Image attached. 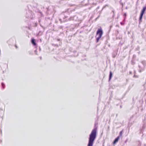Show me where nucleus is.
<instances>
[{
    "instance_id": "1",
    "label": "nucleus",
    "mask_w": 146,
    "mask_h": 146,
    "mask_svg": "<svg viewBox=\"0 0 146 146\" xmlns=\"http://www.w3.org/2000/svg\"><path fill=\"white\" fill-rule=\"evenodd\" d=\"M96 129L95 128L92 131L90 135L88 146H93L94 141L96 137Z\"/></svg>"
},
{
    "instance_id": "2",
    "label": "nucleus",
    "mask_w": 146,
    "mask_h": 146,
    "mask_svg": "<svg viewBox=\"0 0 146 146\" xmlns=\"http://www.w3.org/2000/svg\"><path fill=\"white\" fill-rule=\"evenodd\" d=\"M102 34L103 32L101 29H99L98 30L96 35L97 42H98L99 40L101 38Z\"/></svg>"
},
{
    "instance_id": "3",
    "label": "nucleus",
    "mask_w": 146,
    "mask_h": 146,
    "mask_svg": "<svg viewBox=\"0 0 146 146\" xmlns=\"http://www.w3.org/2000/svg\"><path fill=\"white\" fill-rule=\"evenodd\" d=\"M146 10V7H145L143 8V9L142 10V11H141V14L140 17V20H141L142 19V17L144 14V13L145 11Z\"/></svg>"
},
{
    "instance_id": "4",
    "label": "nucleus",
    "mask_w": 146,
    "mask_h": 146,
    "mask_svg": "<svg viewBox=\"0 0 146 146\" xmlns=\"http://www.w3.org/2000/svg\"><path fill=\"white\" fill-rule=\"evenodd\" d=\"M119 139V136L117 138H116L113 142L114 144H115L116 142H117L118 141Z\"/></svg>"
},
{
    "instance_id": "5",
    "label": "nucleus",
    "mask_w": 146,
    "mask_h": 146,
    "mask_svg": "<svg viewBox=\"0 0 146 146\" xmlns=\"http://www.w3.org/2000/svg\"><path fill=\"white\" fill-rule=\"evenodd\" d=\"M35 40L34 38H32L31 40V42L34 45H36V44L35 42Z\"/></svg>"
},
{
    "instance_id": "6",
    "label": "nucleus",
    "mask_w": 146,
    "mask_h": 146,
    "mask_svg": "<svg viewBox=\"0 0 146 146\" xmlns=\"http://www.w3.org/2000/svg\"><path fill=\"white\" fill-rule=\"evenodd\" d=\"M111 76H112V73L111 72H110V76H109V80H110L111 79Z\"/></svg>"
},
{
    "instance_id": "7",
    "label": "nucleus",
    "mask_w": 146,
    "mask_h": 146,
    "mask_svg": "<svg viewBox=\"0 0 146 146\" xmlns=\"http://www.w3.org/2000/svg\"><path fill=\"white\" fill-rule=\"evenodd\" d=\"M2 86L3 87V89H4L5 87V85L3 83H2Z\"/></svg>"
},
{
    "instance_id": "8",
    "label": "nucleus",
    "mask_w": 146,
    "mask_h": 146,
    "mask_svg": "<svg viewBox=\"0 0 146 146\" xmlns=\"http://www.w3.org/2000/svg\"><path fill=\"white\" fill-rule=\"evenodd\" d=\"M121 24L122 25H123L124 24L123 23H122V22L121 23Z\"/></svg>"
},
{
    "instance_id": "9",
    "label": "nucleus",
    "mask_w": 146,
    "mask_h": 146,
    "mask_svg": "<svg viewBox=\"0 0 146 146\" xmlns=\"http://www.w3.org/2000/svg\"><path fill=\"white\" fill-rule=\"evenodd\" d=\"M124 15L125 16H126V14L125 13Z\"/></svg>"
},
{
    "instance_id": "10",
    "label": "nucleus",
    "mask_w": 146,
    "mask_h": 146,
    "mask_svg": "<svg viewBox=\"0 0 146 146\" xmlns=\"http://www.w3.org/2000/svg\"><path fill=\"white\" fill-rule=\"evenodd\" d=\"M122 131H121L120 132V134H121Z\"/></svg>"
},
{
    "instance_id": "11",
    "label": "nucleus",
    "mask_w": 146,
    "mask_h": 146,
    "mask_svg": "<svg viewBox=\"0 0 146 146\" xmlns=\"http://www.w3.org/2000/svg\"><path fill=\"white\" fill-rule=\"evenodd\" d=\"M70 20H74V19H71V18H70Z\"/></svg>"
}]
</instances>
